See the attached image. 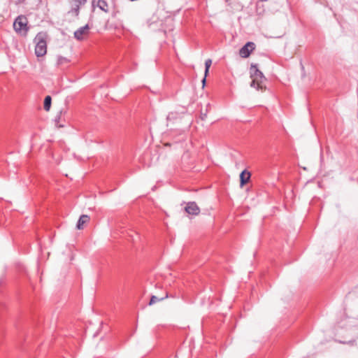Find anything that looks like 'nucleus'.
Returning <instances> with one entry per match:
<instances>
[{
    "label": "nucleus",
    "instance_id": "14",
    "mask_svg": "<svg viewBox=\"0 0 358 358\" xmlns=\"http://www.w3.org/2000/svg\"><path fill=\"white\" fill-rule=\"evenodd\" d=\"M69 62H70L69 59H68L66 57H62V56H59L57 58V65L58 66H63L64 64H69Z\"/></svg>",
    "mask_w": 358,
    "mask_h": 358
},
{
    "label": "nucleus",
    "instance_id": "13",
    "mask_svg": "<svg viewBox=\"0 0 358 358\" xmlns=\"http://www.w3.org/2000/svg\"><path fill=\"white\" fill-rule=\"evenodd\" d=\"M167 297H168L167 294H166V296L164 297H162V298H158L156 296H152L150 298V302H149V305L152 306V305L155 304V303L162 301Z\"/></svg>",
    "mask_w": 358,
    "mask_h": 358
},
{
    "label": "nucleus",
    "instance_id": "5",
    "mask_svg": "<svg viewBox=\"0 0 358 358\" xmlns=\"http://www.w3.org/2000/svg\"><path fill=\"white\" fill-rule=\"evenodd\" d=\"M86 1V0H72L71 2V8L69 11V13L75 17H78L79 15L80 6L84 5Z\"/></svg>",
    "mask_w": 358,
    "mask_h": 358
},
{
    "label": "nucleus",
    "instance_id": "15",
    "mask_svg": "<svg viewBox=\"0 0 358 358\" xmlns=\"http://www.w3.org/2000/svg\"><path fill=\"white\" fill-rule=\"evenodd\" d=\"M25 1V0H17L16 2H15V4L16 5H20L21 3H24Z\"/></svg>",
    "mask_w": 358,
    "mask_h": 358
},
{
    "label": "nucleus",
    "instance_id": "4",
    "mask_svg": "<svg viewBox=\"0 0 358 358\" xmlns=\"http://www.w3.org/2000/svg\"><path fill=\"white\" fill-rule=\"evenodd\" d=\"M90 29V27L88 24L84 27H80L74 32V38L79 41L84 40V38L89 35Z\"/></svg>",
    "mask_w": 358,
    "mask_h": 358
},
{
    "label": "nucleus",
    "instance_id": "8",
    "mask_svg": "<svg viewBox=\"0 0 358 358\" xmlns=\"http://www.w3.org/2000/svg\"><path fill=\"white\" fill-rule=\"evenodd\" d=\"M251 177V173L246 170L243 171L240 174V185L243 187L250 180Z\"/></svg>",
    "mask_w": 358,
    "mask_h": 358
},
{
    "label": "nucleus",
    "instance_id": "11",
    "mask_svg": "<svg viewBox=\"0 0 358 358\" xmlns=\"http://www.w3.org/2000/svg\"><path fill=\"white\" fill-rule=\"evenodd\" d=\"M212 64V60L210 59H208L205 62V77L203 78L202 82L204 84L206 82V77L207 74L208 73L209 69Z\"/></svg>",
    "mask_w": 358,
    "mask_h": 358
},
{
    "label": "nucleus",
    "instance_id": "9",
    "mask_svg": "<svg viewBox=\"0 0 358 358\" xmlns=\"http://www.w3.org/2000/svg\"><path fill=\"white\" fill-rule=\"evenodd\" d=\"M90 217L87 215H82L76 224V228L78 229H83L84 228V225L90 222Z\"/></svg>",
    "mask_w": 358,
    "mask_h": 358
},
{
    "label": "nucleus",
    "instance_id": "2",
    "mask_svg": "<svg viewBox=\"0 0 358 358\" xmlns=\"http://www.w3.org/2000/svg\"><path fill=\"white\" fill-rule=\"evenodd\" d=\"M46 38L45 33L39 32L34 38L36 43L35 54L38 57L44 56L47 52Z\"/></svg>",
    "mask_w": 358,
    "mask_h": 358
},
{
    "label": "nucleus",
    "instance_id": "3",
    "mask_svg": "<svg viewBox=\"0 0 358 358\" xmlns=\"http://www.w3.org/2000/svg\"><path fill=\"white\" fill-rule=\"evenodd\" d=\"M27 24V18L24 15H20L15 20L13 28L17 33L26 35L29 29Z\"/></svg>",
    "mask_w": 358,
    "mask_h": 358
},
{
    "label": "nucleus",
    "instance_id": "10",
    "mask_svg": "<svg viewBox=\"0 0 358 358\" xmlns=\"http://www.w3.org/2000/svg\"><path fill=\"white\" fill-rule=\"evenodd\" d=\"M97 6L103 11L108 13V5L106 1L105 0H99L97 2Z\"/></svg>",
    "mask_w": 358,
    "mask_h": 358
},
{
    "label": "nucleus",
    "instance_id": "16",
    "mask_svg": "<svg viewBox=\"0 0 358 358\" xmlns=\"http://www.w3.org/2000/svg\"><path fill=\"white\" fill-rule=\"evenodd\" d=\"M206 117V113L205 114H201V119L202 120H204Z\"/></svg>",
    "mask_w": 358,
    "mask_h": 358
},
{
    "label": "nucleus",
    "instance_id": "12",
    "mask_svg": "<svg viewBox=\"0 0 358 358\" xmlns=\"http://www.w3.org/2000/svg\"><path fill=\"white\" fill-rule=\"evenodd\" d=\"M52 99L50 96H46L44 99L43 108L46 111H48L51 106Z\"/></svg>",
    "mask_w": 358,
    "mask_h": 358
},
{
    "label": "nucleus",
    "instance_id": "6",
    "mask_svg": "<svg viewBox=\"0 0 358 358\" xmlns=\"http://www.w3.org/2000/svg\"><path fill=\"white\" fill-rule=\"evenodd\" d=\"M255 44L253 42H248L239 50V55L243 58H247L250 53L255 50Z\"/></svg>",
    "mask_w": 358,
    "mask_h": 358
},
{
    "label": "nucleus",
    "instance_id": "7",
    "mask_svg": "<svg viewBox=\"0 0 358 358\" xmlns=\"http://www.w3.org/2000/svg\"><path fill=\"white\" fill-rule=\"evenodd\" d=\"M185 210L189 215H197L200 213V208L194 201L188 202L185 208Z\"/></svg>",
    "mask_w": 358,
    "mask_h": 358
},
{
    "label": "nucleus",
    "instance_id": "1",
    "mask_svg": "<svg viewBox=\"0 0 358 358\" xmlns=\"http://www.w3.org/2000/svg\"><path fill=\"white\" fill-rule=\"evenodd\" d=\"M250 77L252 78L251 87L257 90H264L266 89L264 83L266 78L262 71L258 69L257 64H252L250 67Z\"/></svg>",
    "mask_w": 358,
    "mask_h": 358
}]
</instances>
